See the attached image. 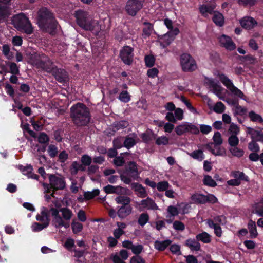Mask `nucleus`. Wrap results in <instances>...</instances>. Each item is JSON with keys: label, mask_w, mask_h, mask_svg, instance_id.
I'll return each mask as SVG.
<instances>
[{"label": "nucleus", "mask_w": 263, "mask_h": 263, "mask_svg": "<svg viewBox=\"0 0 263 263\" xmlns=\"http://www.w3.org/2000/svg\"><path fill=\"white\" fill-rule=\"evenodd\" d=\"M49 184L47 183L43 184L46 193H50L51 191L63 190L66 186V182L64 179L54 174H49Z\"/></svg>", "instance_id": "20e7f679"}, {"label": "nucleus", "mask_w": 263, "mask_h": 263, "mask_svg": "<svg viewBox=\"0 0 263 263\" xmlns=\"http://www.w3.org/2000/svg\"><path fill=\"white\" fill-rule=\"evenodd\" d=\"M220 45L229 50H233L235 49L236 46L232 39L228 36L222 35L219 38Z\"/></svg>", "instance_id": "ddd939ff"}, {"label": "nucleus", "mask_w": 263, "mask_h": 263, "mask_svg": "<svg viewBox=\"0 0 263 263\" xmlns=\"http://www.w3.org/2000/svg\"><path fill=\"white\" fill-rule=\"evenodd\" d=\"M124 34L123 33V31L120 29H117L115 32V38L117 41L120 42L121 41L123 37Z\"/></svg>", "instance_id": "0e129e2a"}, {"label": "nucleus", "mask_w": 263, "mask_h": 263, "mask_svg": "<svg viewBox=\"0 0 263 263\" xmlns=\"http://www.w3.org/2000/svg\"><path fill=\"white\" fill-rule=\"evenodd\" d=\"M149 220V216L147 213H142L139 217L138 223L141 226H144Z\"/></svg>", "instance_id": "79ce46f5"}, {"label": "nucleus", "mask_w": 263, "mask_h": 263, "mask_svg": "<svg viewBox=\"0 0 263 263\" xmlns=\"http://www.w3.org/2000/svg\"><path fill=\"white\" fill-rule=\"evenodd\" d=\"M207 83L209 87L212 89L213 92L220 97L222 90L221 86L212 79H208Z\"/></svg>", "instance_id": "a211bd4d"}, {"label": "nucleus", "mask_w": 263, "mask_h": 263, "mask_svg": "<svg viewBox=\"0 0 263 263\" xmlns=\"http://www.w3.org/2000/svg\"><path fill=\"white\" fill-rule=\"evenodd\" d=\"M140 137L144 143L152 144L154 143L157 135L152 130L147 129L144 133H142Z\"/></svg>", "instance_id": "4468645a"}, {"label": "nucleus", "mask_w": 263, "mask_h": 263, "mask_svg": "<svg viewBox=\"0 0 263 263\" xmlns=\"http://www.w3.org/2000/svg\"><path fill=\"white\" fill-rule=\"evenodd\" d=\"M144 61L147 67H152L154 65L155 58L153 55H147L145 56Z\"/></svg>", "instance_id": "ea45409f"}, {"label": "nucleus", "mask_w": 263, "mask_h": 263, "mask_svg": "<svg viewBox=\"0 0 263 263\" xmlns=\"http://www.w3.org/2000/svg\"><path fill=\"white\" fill-rule=\"evenodd\" d=\"M228 143L232 147L237 146L239 143V139L236 135H232L228 139Z\"/></svg>", "instance_id": "864d4df0"}, {"label": "nucleus", "mask_w": 263, "mask_h": 263, "mask_svg": "<svg viewBox=\"0 0 263 263\" xmlns=\"http://www.w3.org/2000/svg\"><path fill=\"white\" fill-rule=\"evenodd\" d=\"M219 79L222 84L235 96L242 98L244 95L242 92L236 87L232 82L223 74H219Z\"/></svg>", "instance_id": "0eeeda50"}, {"label": "nucleus", "mask_w": 263, "mask_h": 263, "mask_svg": "<svg viewBox=\"0 0 263 263\" xmlns=\"http://www.w3.org/2000/svg\"><path fill=\"white\" fill-rule=\"evenodd\" d=\"M185 245L192 251H199L200 249V244L197 239H188L185 241Z\"/></svg>", "instance_id": "412c9836"}, {"label": "nucleus", "mask_w": 263, "mask_h": 263, "mask_svg": "<svg viewBox=\"0 0 263 263\" xmlns=\"http://www.w3.org/2000/svg\"><path fill=\"white\" fill-rule=\"evenodd\" d=\"M213 21L214 23L219 26H223L224 24V17L223 15L218 11H214L213 12Z\"/></svg>", "instance_id": "393cba45"}, {"label": "nucleus", "mask_w": 263, "mask_h": 263, "mask_svg": "<svg viewBox=\"0 0 263 263\" xmlns=\"http://www.w3.org/2000/svg\"><path fill=\"white\" fill-rule=\"evenodd\" d=\"M118 99L120 101L126 103L130 101L131 96L127 90H123L120 93Z\"/></svg>", "instance_id": "2f4dec72"}, {"label": "nucleus", "mask_w": 263, "mask_h": 263, "mask_svg": "<svg viewBox=\"0 0 263 263\" xmlns=\"http://www.w3.org/2000/svg\"><path fill=\"white\" fill-rule=\"evenodd\" d=\"M203 183L205 185L211 187H214L217 185V183L215 182V181L214 179H213L209 175H205L204 176L203 179Z\"/></svg>", "instance_id": "c03bdc74"}, {"label": "nucleus", "mask_w": 263, "mask_h": 263, "mask_svg": "<svg viewBox=\"0 0 263 263\" xmlns=\"http://www.w3.org/2000/svg\"><path fill=\"white\" fill-rule=\"evenodd\" d=\"M213 144L215 147H217L218 146L220 145L222 143V139L221 138V134L219 132H216L213 137Z\"/></svg>", "instance_id": "58836bf2"}, {"label": "nucleus", "mask_w": 263, "mask_h": 263, "mask_svg": "<svg viewBox=\"0 0 263 263\" xmlns=\"http://www.w3.org/2000/svg\"><path fill=\"white\" fill-rule=\"evenodd\" d=\"M159 71L157 68H152L148 69L147 71V75L148 77L151 78H154L157 77Z\"/></svg>", "instance_id": "680f3d73"}, {"label": "nucleus", "mask_w": 263, "mask_h": 263, "mask_svg": "<svg viewBox=\"0 0 263 263\" xmlns=\"http://www.w3.org/2000/svg\"><path fill=\"white\" fill-rule=\"evenodd\" d=\"M143 249V247L141 245H138L136 246L133 245V246L131 250L132 251L133 253H134L136 255H138L139 254L141 253Z\"/></svg>", "instance_id": "69168bd1"}, {"label": "nucleus", "mask_w": 263, "mask_h": 263, "mask_svg": "<svg viewBox=\"0 0 263 263\" xmlns=\"http://www.w3.org/2000/svg\"><path fill=\"white\" fill-rule=\"evenodd\" d=\"M179 32L178 28L174 29L173 32L167 31L165 33V45H169L174 40Z\"/></svg>", "instance_id": "aec40b11"}, {"label": "nucleus", "mask_w": 263, "mask_h": 263, "mask_svg": "<svg viewBox=\"0 0 263 263\" xmlns=\"http://www.w3.org/2000/svg\"><path fill=\"white\" fill-rule=\"evenodd\" d=\"M5 88L7 94L10 97L13 98L14 97L15 91L12 86L10 85L8 82H6L5 83Z\"/></svg>", "instance_id": "6e6d98bb"}, {"label": "nucleus", "mask_w": 263, "mask_h": 263, "mask_svg": "<svg viewBox=\"0 0 263 263\" xmlns=\"http://www.w3.org/2000/svg\"><path fill=\"white\" fill-rule=\"evenodd\" d=\"M240 23L243 28L248 30L252 29L257 25V21L250 16L243 17L240 20Z\"/></svg>", "instance_id": "dca6fc26"}, {"label": "nucleus", "mask_w": 263, "mask_h": 263, "mask_svg": "<svg viewBox=\"0 0 263 263\" xmlns=\"http://www.w3.org/2000/svg\"><path fill=\"white\" fill-rule=\"evenodd\" d=\"M124 174L129 175L134 180L138 177V172L137 164L134 161H129L125 165Z\"/></svg>", "instance_id": "9b49d317"}, {"label": "nucleus", "mask_w": 263, "mask_h": 263, "mask_svg": "<svg viewBox=\"0 0 263 263\" xmlns=\"http://www.w3.org/2000/svg\"><path fill=\"white\" fill-rule=\"evenodd\" d=\"M190 156L200 161H202L204 158L203 152L201 150L194 151L192 153L190 154Z\"/></svg>", "instance_id": "37998d69"}, {"label": "nucleus", "mask_w": 263, "mask_h": 263, "mask_svg": "<svg viewBox=\"0 0 263 263\" xmlns=\"http://www.w3.org/2000/svg\"><path fill=\"white\" fill-rule=\"evenodd\" d=\"M38 141L41 144H47L49 141V138L45 133H40L38 137Z\"/></svg>", "instance_id": "de8ad7c7"}, {"label": "nucleus", "mask_w": 263, "mask_h": 263, "mask_svg": "<svg viewBox=\"0 0 263 263\" xmlns=\"http://www.w3.org/2000/svg\"><path fill=\"white\" fill-rule=\"evenodd\" d=\"M117 203L121 204V205H127L130 204L131 199L126 196H119L115 198Z\"/></svg>", "instance_id": "bb28decb"}, {"label": "nucleus", "mask_w": 263, "mask_h": 263, "mask_svg": "<svg viewBox=\"0 0 263 263\" xmlns=\"http://www.w3.org/2000/svg\"><path fill=\"white\" fill-rule=\"evenodd\" d=\"M6 64L10 66V72L12 74H17L19 73V68L17 64L14 62H6Z\"/></svg>", "instance_id": "a19ab883"}, {"label": "nucleus", "mask_w": 263, "mask_h": 263, "mask_svg": "<svg viewBox=\"0 0 263 263\" xmlns=\"http://www.w3.org/2000/svg\"><path fill=\"white\" fill-rule=\"evenodd\" d=\"M14 24L17 29L26 34L30 35L33 32V28L29 18L23 13L14 17Z\"/></svg>", "instance_id": "7ed1b4c3"}, {"label": "nucleus", "mask_w": 263, "mask_h": 263, "mask_svg": "<svg viewBox=\"0 0 263 263\" xmlns=\"http://www.w3.org/2000/svg\"><path fill=\"white\" fill-rule=\"evenodd\" d=\"M129 126V122L126 120H121L119 121H116L113 124L114 128L119 130L120 129H124L127 127Z\"/></svg>", "instance_id": "c756f323"}, {"label": "nucleus", "mask_w": 263, "mask_h": 263, "mask_svg": "<svg viewBox=\"0 0 263 263\" xmlns=\"http://www.w3.org/2000/svg\"><path fill=\"white\" fill-rule=\"evenodd\" d=\"M74 15L78 25L81 28L89 20L88 17V13L81 9L76 11Z\"/></svg>", "instance_id": "f8f14e48"}, {"label": "nucleus", "mask_w": 263, "mask_h": 263, "mask_svg": "<svg viewBox=\"0 0 263 263\" xmlns=\"http://www.w3.org/2000/svg\"><path fill=\"white\" fill-rule=\"evenodd\" d=\"M253 140L263 141V130H256L254 135L252 136Z\"/></svg>", "instance_id": "bf43d9fd"}, {"label": "nucleus", "mask_w": 263, "mask_h": 263, "mask_svg": "<svg viewBox=\"0 0 263 263\" xmlns=\"http://www.w3.org/2000/svg\"><path fill=\"white\" fill-rule=\"evenodd\" d=\"M180 62L183 71H193L197 68L196 61L189 54H182L180 57Z\"/></svg>", "instance_id": "39448f33"}, {"label": "nucleus", "mask_w": 263, "mask_h": 263, "mask_svg": "<svg viewBox=\"0 0 263 263\" xmlns=\"http://www.w3.org/2000/svg\"><path fill=\"white\" fill-rule=\"evenodd\" d=\"M144 1L145 0H128L125 7L127 14L132 17L135 16L142 8Z\"/></svg>", "instance_id": "423d86ee"}, {"label": "nucleus", "mask_w": 263, "mask_h": 263, "mask_svg": "<svg viewBox=\"0 0 263 263\" xmlns=\"http://www.w3.org/2000/svg\"><path fill=\"white\" fill-rule=\"evenodd\" d=\"M62 213V217L65 220H69L72 215V211L67 208H62L60 209Z\"/></svg>", "instance_id": "473e14b6"}, {"label": "nucleus", "mask_w": 263, "mask_h": 263, "mask_svg": "<svg viewBox=\"0 0 263 263\" xmlns=\"http://www.w3.org/2000/svg\"><path fill=\"white\" fill-rule=\"evenodd\" d=\"M48 152L51 158H54L58 154V148L54 145L51 144L48 147Z\"/></svg>", "instance_id": "4d7b16f0"}, {"label": "nucleus", "mask_w": 263, "mask_h": 263, "mask_svg": "<svg viewBox=\"0 0 263 263\" xmlns=\"http://www.w3.org/2000/svg\"><path fill=\"white\" fill-rule=\"evenodd\" d=\"M0 4V16L3 18H6L8 16V10L6 5Z\"/></svg>", "instance_id": "e2e57ef3"}, {"label": "nucleus", "mask_w": 263, "mask_h": 263, "mask_svg": "<svg viewBox=\"0 0 263 263\" xmlns=\"http://www.w3.org/2000/svg\"><path fill=\"white\" fill-rule=\"evenodd\" d=\"M136 142L133 137L127 136L124 142V146L127 149H130L136 145Z\"/></svg>", "instance_id": "c9c22d12"}, {"label": "nucleus", "mask_w": 263, "mask_h": 263, "mask_svg": "<svg viewBox=\"0 0 263 263\" xmlns=\"http://www.w3.org/2000/svg\"><path fill=\"white\" fill-rule=\"evenodd\" d=\"M229 132L232 135H237L239 132V128L237 125L232 123L230 126Z\"/></svg>", "instance_id": "338daca9"}, {"label": "nucleus", "mask_w": 263, "mask_h": 263, "mask_svg": "<svg viewBox=\"0 0 263 263\" xmlns=\"http://www.w3.org/2000/svg\"><path fill=\"white\" fill-rule=\"evenodd\" d=\"M231 153L234 156L241 157L243 155L244 152L242 149H240L236 146L232 147L230 149Z\"/></svg>", "instance_id": "a18cd8bd"}, {"label": "nucleus", "mask_w": 263, "mask_h": 263, "mask_svg": "<svg viewBox=\"0 0 263 263\" xmlns=\"http://www.w3.org/2000/svg\"><path fill=\"white\" fill-rule=\"evenodd\" d=\"M53 225L57 228H60L63 226L64 221L60 215L54 217L52 220Z\"/></svg>", "instance_id": "8fccbe9b"}, {"label": "nucleus", "mask_w": 263, "mask_h": 263, "mask_svg": "<svg viewBox=\"0 0 263 263\" xmlns=\"http://www.w3.org/2000/svg\"><path fill=\"white\" fill-rule=\"evenodd\" d=\"M132 187L135 192L138 193L140 197L144 198L146 196V191L141 184L138 183H133L132 184Z\"/></svg>", "instance_id": "4be33fe9"}, {"label": "nucleus", "mask_w": 263, "mask_h": 263, "mask_svg": "<svg viewBox=\"0 0 263 263\" xmlns=\"http://www.w3.org/2000/svg\"><path fill=\"white\" fill-rule=\"evenodd\" d=\"M248 148L254 153H257L259 151V147L255 140H252L248 144Z\"/></svg>", "instance_id": "13d9d810"}, {"label": "nucleus", "mask_w": 263, "mask_h": 263, "mask_svg": "<svg viewBox=\"0 0 263 263\" xmlns=\"http://www.w3.org/2000/svg\"><path fill=\"white\" fill-rule=\"evenodd\" d=\"M49 221H46L43 223L34 222L32 225V229L33 232H40L49 226Z\"/></svg>", "instance_id": "7c9ffc66"}, {"label": "nucleus", "mask_w": 263, "mask_h": 263, "mask_svg": "<svg viewBox=\"0 0 263 263\" xmlns=\"http://www.w3.org/2000/svg\"><path fill=\"white\" fill-rule=\"evenodd\" d=\"M175 131L178 135H181L184 133L188 132V125L181 124L177 126L175 128Z\"/></svg>", "instance_id": "09e8293b"}, {"label": "nucleus", "mask_w": 263, "mask_h": 263, "mask_svg": "<svg viewBox=\"0 0 263 263\" xmlns=\"http://www.w3.org/2000/svg\"><path fill=\"white\" fill-rule=\"evenodd\" d=\"M36 65L38 67L43 69L46 72L50 73H52L54 67L57 66L53 64L49 59H48L46 61H39L37 62Z\"/></svg>", "instance_id": "2eb2a0df"}, {"label": "nucleus", "mask_w": 263, "mask_h": 263, "mask_svg": "<svg viewBox=\"0 0 263 263\" xmlns=\"http://www.w3.org/2000/svg\"><path fill=\"white\" fill-rule=\"evenodd\" d=\"M36 20L41 30L52 35L55 34L58 22L50 9L45 7L40 8L37 12Z\"/></svg>", "instance_id": "f257e3e1"}, {"label": "nucleus", "mask_w": 263, "mask_h": 263, "mask_svg": "<svg viewBox=\"0 0 263 263\" xmlns=\"http://www.w3.org/2000/svg\"><path fill=\"white\" fill-rule=\"evenodd\" d=\"M130 263H145V261L141 256L135 255L130 258Z\"/></svg>", "instance_id": "774afa93"}, {"label": "nucleus", "mask_w": 263, "mask_h": 263, "mask_svg": "<svg viewBox=\"0 0 263 263\" xmlns=\"http://www.w3.org/2000/svg\"><path fill=\"white\" fill-rule=\"evenodd\" d=\"M196 238L198 241H201L205 243H209L211 240L210 235L205 232L197 235Z\"/></svg>", "instance_id": "c85d7f7f"}, {"label": "nucleus", "mask_w": 263, "mask_h": 263, "mask_svg": "<svg viewBox=\"0 0 263 263\" xmlns=\"http://www.w3.org/2000/svg\"><path fill=\"white\" fill-rule=\"evenodd\" d=\"M18 168L23 174L27 175L28 178L33 171L32 166L31 165H27L25 166L22 165H19Z\"/></svg>", "instance_id": "72a5a7b5"}, {"label": "nucleus", "mask_w": 263, "mask_h": 263, "mask_svg": "<svg viewBox=\"0 0 263 263\" xmlns=\"http://www.w3.org/2000/svg\"><path fill=\"white\" fill-rule=\"evenodd\" d=\"M81 163L84 166H89L92 162V158L90 156L87 154H85L82 156L81 159Z\"/></svg>", "instance_id": "603ef678"}, {"label": "nucleus", "mask_w": 263, "mask_h": 263, "mask_svg": "<svg viewBox=\"0 0 263 263\" xmlns=\"http://www.w3.org/2000/svg\"><path fill=\"white\" fill-rule=\"evenodd\" d=\"M169 183L165 181V196L168 198H174L177 194L172 190L169 189Z\"/></svg>", "instance_id": "3c124183"}, {"label": "nucleus", "mask_w": 263, "mask_h": 263, "mask_svg": "<svg viewBox=\"0 0 263 263\" xmlns=\"http://www.w3.org/2000/svg\"><path fill=\"white\" fill-rule=\"evenodd\" d=\"M51 74L55 79L60 83H67L69 81V74L64 69L56 66Z\"/></svg>", "instance_id": "1a4fd4ad"}, {"label": "nucleus", "mask_w": 263, "mask_h": 263, "mask_svg": "<svg viewBox=\"0 0 263 263\" xmlns=\"http://www.w3.org/2000/svg\"><path fill=\"white\" fill-rule=\"evenodd\" d=\"M69 115L72 123L77 127L88 126L91 120L89 108L81 102L70 108Z\"/></svg>", "instance_id": "f03ea898"}, {"label": "nucleus", "mask_w": 263, "mask_h": 263, "mask_svg": "<svg viewBox=\"0 0 263 263\" xmlns=\"http://www.w3.org/2000/svg\"><path fill=\"white\" fill-rule=\"evenodd\" d=\"M78 162L77 161H73L69 167L70 173L73 175H76L78 173Z\"/></svg>", "instance_id": "052dcab7"}, {"label": "nucleus", "mask_w": 263, "mask_h": 263, "mask_svg": "<svg viewBox=\"0 0 263 263\" xmlns=\"http://www.w3.org/2000/svg\"><path fill=\"white\" fill-rule=\"evenodd\" d=\"M64 247L68 251H71L73 248H76L74 240L71 238H67L64 243Z\"/></svg>", "instance_id": "5fc2aeb1"}, {"label": "nucleus", "mask_w": 263, "mask_h": 263, "mask_svg": "<svg viewBox=\"0 0 263 263\" xmlns=\"http://www.w3.org/2000/svg\"><path fill=\"white\" fill-rule=\"evenodd\" d=\"M249 117L253 122H263V119L259 114L255 113L254 111H251L249 113Z\"/></svg>", "instance_id": "4c0bfd02"}, {"label": "nucleus", "mask_w": 263, "mask_h": 263, "mask_svg": "<svg viewBox=\"0 0 263 263\" xmlns=\"http://www.w3.org/2000/svg\"><path fill=\"white\" fill-rule=\"evenodd\" d=\"M133 49L129 46H125L120 51V57L123 62L130 65L133 61Z\"/></svg>", "instance_id": "6e6552de"}, {"label": "nucleus", "mask_w": 263, "mask_h": 263, "mask_svg": "<svg viewBox=\"0 0 263 263\" xmlns=\"http://www.w3.org/2000/svg\"><path fill=\"white\" fill-rule=\"evenodd\" d=\"M216 7L215 0H206V3L200 5L199 7V11L204 17L208 14H212L215 11Z\"/></svg>", "instance_id": "9d476101"}, {"label": "nucleus", "mask_w": 263, "mask_h": 263, "mask_svg": "<svg viewBox=\"0 0 263 263\" xmlns=\"http://www.w3.org/2000/svg\"><path fill=\"white\" fill-rule=\"evenodd\" d=\"M248 228L250 234V237L251 238H256L258 235V233L255 222L252 220H250L248 224Z\"/></svg>", "instance_id": "a878e982"}, {"label": "nucleus", "mask_w": 263, "mask_h": 263, "mask_svg": "<svg viewBox=\"0 0 263 263\" xmlns=\"http://www.w3.org/2000/svg\"><path fill=\"white\" fill-rule=\"evenodd\" d=\"M140 204L143 208L148 209L155 210L157 208V205L154 201L149 197L141 200Z\"/></svg>", "instance_id": "b1692460"}, {"label": "nucleus", "mask_w": 263, "mask_h": 263, "mask_svg": "<svg viewBox=\"0 0 263 263\" xmlns=\"http://www.w3.org/2000/svg\"><path fill=\"white\" fill-rule=\"evenodd\" d=\"M254 208V212L260 216L263 217V199L259 202L255 204Z\"/></svg>", "instance_id": "e433bc0d"}, {"label": "nucleus", "mask_w": 263, "mask_h": 263, "mask_svg": "<svg viewBox=\"0 0 263 263\" xmlns=\"http://www.w3.org/2000/svg\"><path fill=\"white\" fill-rule=\"evenodd\" d=\"M225 110V106L221 102H217L213 107V110L218 114L222 113Z\"/></svg>", "instance_id": "49530a36"}, {"label": "nucleus", "mask_w": 263, "mask_h": 263, "mask_svg": "<svg viewBox=\"0 0 263 263\" xmlns=\"http://www.w3.org/2000/svg\"><path fill=\"white\" fill-rule=\"evenodd\" d=\"M83 224L79 222H76L74 220L71 222V228L74 234H78L83 229Z\"/></svg>", "instance_id": "f704fd0d"}, {"label": "nucleus", "mask_w": 263, "mask_h": 263, "mask_svg": "<svg viewBox=\"0 0 263 263\" xmlns=\"http://www.w3.org/2000/svg\"><path fill=\"white\" fill-rule=\"evenodd\" d=\"M133 208L131 204L121 205L117 211L118 216L123 219L129 216L132 212Z\"/></svg>", "instance_id": "f3484780"}, {"label": "nucleus", "mask_w": 263, "mask_h": 263, "mask_svg": "<svg viewBox=\"0 0 263 263\" xmlns=\"http://www.w3.org/2000/svg\"><path fill=\"white\" fill-rule=\"evenodd\" d=\"M98 26L97 21L94 20H89L82 28L86 30L92 31L95 30L96 27H98Z\"/></svg>", "instance_id": "cd10ccee"}, {"label": "nucleus", "mask_w": 263, "mask_h": 263, "mask_svg": "<svg viewBox=\"0 0 263 263\" xmlns=\"http://www.w3.org/2000/svg\"><path fill=\"white\" fill-rule=\"evenodd\" d=\"M144 27L142 29V37L144 39L149 37L154 30L153 25L149 22H144L143 23Z\"/></svg>", "instance_id": "6ab92c4d"}, {"label": "nucleus", "mask_w": 263, "mask_h": 263, "mask_svg": "<svg viewBox=\"0 0 263 263\" xmlns=\"http://www.w3.org/2000/svg\"><path fill=\"white\" fill-rule=\"evenodd\" d=\"M191 199L194 203L203 204L208 201L207 196L202 194H195L191 196Z\"/></svg>", "instance_id": "5701e85b"}]
</instances>
